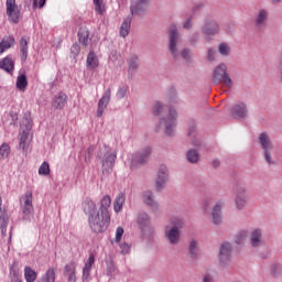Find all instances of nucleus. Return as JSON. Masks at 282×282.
I'll return each instance as SVG.
<instances>
[{
	"label": "nucleus",
	"instance_id": "1",
	"mask_svg": "<svg viewBox=\"0 0 282 282\" xmlns=\"http://www.w3.org/2000/svg\"><path fill=\"white\" fill-rule=\"evenodd\" d=\"M186 226V221L183 218H171L169 224L164 227V238L171 243V246H177L180 239H182V230Z\"/></svg>",
	"mask_w": 282,
	"mask_h": 282
},
{
	"label": "nucleus",
	"instance_id": "2",
	"mask_svg": "<svg viewBox=\"0 0 282 282\" xmlns=\"http://www.w3.org/2000/svg\"><path fill=\"white\" fill-rule=\"evenodd\" d=\"M110 221L111 215H107L106 213L97 212V214L88 216L89 228L97 235L105 232L109 228Z\"/></svg>",
	"mask_w": 282,
	"mask_h": 282
},
{
	"label": "nucleus",
	"instance_id": "3",
	"mask_svg": "<svg viewBox=\"0 0 282 282\" xmlns=\"http://www.w3.org/2000/svg\"><path fill=\"white\" fill-rule=\"evenodd\" d=\"M169 34V51L170 54H172L173 58H177L180 56V51L177 48V43H180V39H182V35L180 34V31H177V25L172 23L167 30Z\"/></svg>",
	"mask_w": 282,
	"mask_h": 282
},
{
	"label": "nucleus",
	"instance_id": "4",
	"mask_svg": "<svg viewBox=\"0 0 282 282\" xmlns=\"http://www.w3.org/2000/svg\"><path fill=\"white\" fill-rule=\"evenodd\" d=\"M213 83H215V85L224 83L227 87H232V78H230V75L228 74V67L226 64H220L215 68Z\"/></svg>",
	"mask_w": 282,
	"mask_h": 282
},
{
	"label": "nucleus",
	"instance_id": "5",
	"mask_svg": "<svg viewBox=\"0 0 282 282\" xmlns=\"http://www.w3.org/2000/svg\"><path fill=\"white\" fill-rule=\"evenodd\" d=\"M160 127L165 128L166 135H173L175 127H177V110L170 108L167 117L160 119Z\"/></svg>",
	"mask_w": 282,
	"mask_h": 282
},
{
	"label": "nucleus",
	"instance_id": "6",
	"mask_svg": "<svg viewBox=\"0 0 282 282\" xmlns=\"http://www.w3.org/2000/svg\"><path fill=\"white\" fill-rule=\"evenodd\" d=\"M259 142L263 149L264 153V160L269 165L275 164L274 161H272V153L271 151H274V143L270 140V135L268 132H262L259 137Z\"/></svg>",
	"mask_w": 282,
	"mask_h": 282
},
{
	"label": "nucleus",
	"instance_id": "7",
	"mask_svg": "<svg viewBox=\"0 0 282 282\" xmlns=\"http://www.w3.org/2000/svg\"><path fill=\"white\" fill-rule=\"evenodd\" d=\"M6 6L9 21H11V23H19V20L21 19V9L19 8V4H17V0H7Z\"/></svg>",
	"mask_w": 282,
	"mask_h": 282
},
{
	"label": "nucleus",
	"instance_id": "8",
	"mask_svg": "<svg viewBox=\"0 0 282 282\" xmlns=\"http://www.w3.org/2000/svg\"><path fill=\"white\" fill-rule=\"evenodd\" d=\"M166 182H169V167H166V165H161L155 180L156 193H162V191L166 188Z\"/></svg>",
	"mask_w": 282,
	"mask_h": 282
},
{
	"label": "nucleus",
	"instance_id": "9",
	"mask_svg": "<svg viewBox=\"0 0 282 282\" xmlns=\"http://www.w3.org/2000/svg\"><path fill=\"white\" fill-rule=\"evenodd\" d=\"M142 202L151 213H158V210H160V202L155 199L153 192L145 191L142 196Z\"/></svg>",
	"mask_w": 282,
	"mask_h": 282
},
{
	"label": "nucleus",
	"instance_id": "10",
	"mask_svg": "<svg viewBox=\"0 0 282 282\" xmlns=\"http://www.w3.org/2000/svg\"><path fill=\"white\" fill-rule=\"evenodd\" d=\"M20 206L24 217L32 215L34 212V205H32V192L29 191L24 194V196H22L20 199Z\"/></svg>",
	"mask_w": 282,
	"mask_h": 282
},
{
	"label": "nucleus",
	"instance_id": "11",
	"mask_svg": "<svg viewBox=\"0 0 282 282\" xmlns=\"http://www.w3.org/2000/svg\"><path fill=\"white\" fill-rule=\"evenodd\" d=\"M202 32L206 36H215V34H219V24L214 19L207 18L202 26Z\"/></svg>",
	"mask_w": 282,
	"mask_h": 282
},
{
	"label": "nucleus",
	"instance_id": "12",
	"mask_svg": "<svg viewBox=\"0 0 282 282\" xmlns=\"http://www.w3.org/2000/svg\"><path fill=\"white\" fill-rule=\"evenodd\" d=\"M231 116L235 120H246L248 118V105L240 102L231 108Z\"/></svg>",
	"mask_w": 282,
	"mask_h": 282
},
{
	"label": "nucleus",
	"instance_id": "13",
	"mask_svg": "<svg viewBox=\"0 0 282 282\" xmlns=\"http://www.w3.org/2000/svg\"><path fill=\"white\" fill-rule=\"evenodd\" d=\"M230 259H232V245L225 242L219 249V261L221 263H230Z\"/></svg>",
	"mask_w": 282,
	"mask_h": 282
},
{
	"label": "nucleus",
	"instance_id": "14",
	"mask_svg": "<svg viewBox=\"0 0 282 282\" xmlns=\"http://www.w3.org/2000/svg\"><path fill=\"white\" fill-rule=\"evenodd\" d=\"M249 243L251 248H261V246L265 243L263 241V231L261 230V228H256L251 231Z\"/></svg>",
	"mask_w": 282,
	"mask_h": 282
},
{
	"label": "nucleus",
	"instance_id": "15",
	"mask_svg": "<svg viewBox=\"0 0 282 282\" xmlns=\"http://www.w3.org/2000/svg\"><path fill=\"white\" fill-rule=\"evenodd\" d=\"M110 100H111V88H108L106 89L102 97L98 101L97 118H101Z\"/></svg>",
	"mask_w": 282,
	"mask_h": 282
},
{
	"label": "nucleus",
	"instance_id": "16",
	"mask_svg": "<svg viewBox=\"0 0 282 282\" xmlns=\"http://www.w3.org/2000/svg\"><path fill=\"white\" fill-rule=\"evenodd\" d=\"M94 263H96V256L90 253L83 268L82 279L84 282H87L89 279H91V268L94 267Z\"/></svg>",
	"mask_w": 282,
	"mask_h": 282
},
{
	"label": "nucleus",
	"instance_id": "17",
	"mask_svg": "<svg viewBox=\"0 0 282 282\" xmlns=\"http://www.w3.org/2000/svg\"><path fill=\"white\" fill-rule=\"evenodd\" d=\"M247 204L246 199V186L237 185V195H236V206L238 210H243V207Z\"/></svg>",
	"mask_w": 282,
	"mask_h": 282
},
{
	"label": "nucleus",
	"instance_id": "18",
	"mask_svg": "<svg viewBox=\"0 0 282 282\" xmlns=\"http://www.w3.org/2000/svg\"><path fill=\"white\" fill-rule=\"evenodd\" d=\"M143 224V237H153V232H155V228L151 226V216L149 214H143L142 216Z\"/></svg>",
	"mask_w": 282,
	"mask_h": 282
},
{
	"label": "nucleus",
	"instance_id": "19",
	"mask_svg": "<svg viewBox=\"0 0 282 282\" xmlns=\"http://www.w3.org/2000/svg\"><path fill=\"white\" fill-rule=\"evenodd\" d=\"M64 276L67 282H76V263L69 262L64 267Z\"/></svg>",
	"mask_w": 282,
	"mask_h": 282
},
{
	"label": "nucleus",
	"instance_id": "20",
	"mask_svg": "<svg viewBox=\"0 0 282 282\" xmlns=\"http://www.w3.org/2000/svg\"><path fill=\"white\" fill-rule=\"evenodd\" d=\"M17 43V40L12 35L4 36L0 42V54H3L7 50H10V47H14V44Z\"/></svg>",
	"mask_w": 282,
	"mask_h": 282
},
{
	"label": "nucleus",
	"instance_id": "21",
	"mask_svg": "<svg viewBox=\"0 0 282 282\" xmlns=\"http://www.w3.org/2000/svg\"><path fill=\"white\" fill-rule=\"evenodd\" d=\"M67 105V95L64 93H58L53 98V107L55 109H63Z\"/></svg>",
	"mask_w": 282,
	"mask_h": 282
},
{
	"label": "nucleus",
	"instance_id": "22",
	"mask_svg": "<svg viewBox=\"0 0 282 282\" xmlns=\"http://www.w3.org/2000/svg\"><path fill=\"white\" fill-rule=\"evenodd\" d=\"M99 65L100 63L98 62V56H96V53L89 52L86 59L87 69H90V70L98 69Z\"/></svg>",
	"mask_w": 282,
	"mask_h": 282
},
{
	"label": "nucleus",
	"instance_id": "23",
	"mask_svg": "<svg viewBox=\"0 0 282 282\" xmlns=\"http://www.w3.org/2000/svg\"><path fill=\"white\" fill-rule=\"evenodd\" d=\"M0 69H4L8 74H12L14 72V61L12 57L7 56L0 62Z\"/></svg>",
	"mask_w": 282,
	"mask_h": 282
},
{
	"label": "nucleus",
	"instance_id": "24",
	"mask_svg": "<svg viewBox=\"0 0 282 282\" xmlns=\"http://www.w3.org/2000/svg\"><path fill=\"white\" fill-rule=\"evenodd\" d=\"M78 36V41L79 43H82V45H84L85 47H87V45H89V29L86 26H82L77 33Z\"/></svg>",
	"mask_w": 282,
	"mask_h": 282
},
{
	"label": "nucleus",
	"instance_id": "25",
	"mask_svg": "<svg viewBox=\"0 0 282 282\" xmlns=\"http://www.w3.org/2000/svg\"><path fill=\"white\" fill-rule=\"evenodd\" d=\"M84 213L88 215V217H91V215H97V208L96 203L91 199H87L83 203Z\"/></svg>",
	"mask_w": 282,
	"mask_h": 282
},
{
	"label": "nucleus",
	"instance_id": "26",
	"mask_svg": "<svg viewBox=\"0 0 282 282\" xmlns=\"http://www.w3.org/2000/svg\"><path fill=\"white\" fill-rule=\"evenodd\" d=\"M9 278L11 282H23L21 280V273H19V269L17 268V262L10 265Z\"/></svg>",
	"mask_w": 282,
	"mask_h": 282
},
{
	"label": "nucleus",
	"instance_id": "27",
	"mask_svg": "<svg viewBox=\"0 0 282 282\" xmlns=\"http://www.w3.org/2000/svg\"><path fill=\"white\" fill-rule=\"evenodd\" d=\"M109 208H111V196L105 195L100 200L99 213H105L106 215H110Z\"/></svg>",
	"mask_w": 282,
	"mask_h": 282
},
{
	"label": "nucleus",
	"instance_id": "28",
	"mask_svg": "<svg viewBox=\"0 0 282 282\" xmlns=\"http://www.w3.org/2000/svg\"><path fill=\"white\" fill-rule=\"evenodd\" d=\"M213 224L219 226L221 224V205L217 203L212 213Z\"/></svg>",
	"mask_w": 282,
	"mask_h": 282
},
{
	"label": "nucleus",
	"instance_id": "29",
	"mask_svg": "<svg viewBox=\"0 0 282 282\" xmlns=\"http://www.w3.org/2000/svg\"><path fill=\"white\" fill-rule=\"evenodd\" d=\"M37 276L39 273H36L32 267H24V279L26 282H35Z\"/></svg>",
	"mask_w": 282,
	"mask_h": 282
},
{
	"label": "nucleus",
	"instance_id": "30",
	"mask_svg": "<svg viewBox=\"0 0 282 282\" xmlns=\"http://www.w3.org/2000/svg\"><path fill=\"white\" fill-rule=\"evenodd\" d=\"M124 193H119L113 202V210L115 213H120V210H122V206H124Z\"/></svg>",
	"mask_w": 282,
	"mask_h": 282
},
{
	"label": "nucleus",
	"instance_id": "31",
	"mask_svg": "<svg viewBox=\"0 0 282 282\" xmlns=\"http://www.w3.org/2000/svg\"><path fill=\"white\" fill-rule=\"evenodd\" d=\"M28 44H29L28 37L25 36L21 37L20 40L21 61H28Z\"/></svg>",
	"mask_w": 282,
	"mask_h": 282
},
{
	"label": "nucleus",
	"instance_id": "32",
	"mask_svg": "<svg viewBox=\"0 0 282 282\" xmlns=\"http://www.w3.org/2000/svg\"><path fill=\"white\" fill-rule=\"evenodd\" d=\"M42 282H56V269L53 267L48 268L42 275Z\"/></svg>",
	"mask_w": 282,
	"mask_h": 282
},
{
	"label": "nucleus",
	"instance_id": "33",
	"mask_svg": "<svg viewBox=\"0 0 282 282\" xmlns=\"http://www.w3.org/2000/svg\"><path fill=\"white\" fill-rule=\"evenodd\" d=\"M131 30V18H126L120 26V36L123 39L129 36V32Z\"/></svg>",
	"mask_w": 282,
	"mask_h": 282
},
{
	"label": "nucleus",
	"instance_id": "34",
	"mask_svg": "<svg viewBox=\"0 0 282 282\" xmlns=\"http://www.w3.org/2000/svg\"><path fill=\"white\" fill-rule=\"evenodd\" d=\"M15 85L17 89L20 91H25V89H28V76H25V73L18 76Z\"/></svg>",
	"mask_w": 282,
	"mask_h": 282
},
{
	"label": "nucleus",
	"instance_id": "35",
	"mask_svg": "<svg viewBox=\"0 0 282 282\" xmlns=\"http://www.w3.org/2000/svg\"><path fill=\"white\" fill-rule=\"evenodd\" d=\"M186 159L189 164H197V162H199V151L196 149L187 151Z\"/></svg>",
	"mask_w": 282,
	"mask_h": 282
},
{
	"label": "nucleus",
	"instance_id": "36",
	"mask_svg": "<svg viewBox=\"0 0 282 282\" xmlns=\"http://www.w3.org/2000/svg\"><path fill=\"white\" fill-rule=\"evenodd\" d=\"M197 246H198L197 240L195 239L191 240L188 250H189V257L193 260L199 259V253H197Z\"/></svg>",
	"mask_w": 282,
	"mask_h": 282
},
{
	"label": "nucleus",
	"instance_id": "37",
	"mask_svg": "<svg viewBox=\"0 0 282 282\" xmlns=\"http://www.w3.org/2000/svg\"><path fill=\"white\" fill-rule=\"evenodd\" d=\"M30 133L28 132H22L20 134V142H19V149H21L22 151H28V138H29Z\"/></svg>",
	"mask_w": 282,
	"mask_h": 282
},
{
	"label": "nucleus",
	"instance_id": "38",
	"mask_svg": "<svg viewBox=\"0 0 282 282\" xmlns=\"http://www.w3.org/2000/svg\"><path fill=\"white\" fill-rule=\"evenodd\" d=\"M268 20V11L267 10H260L257 19H256V24L261 28V25H263V23H265V21Z\"/></svg>",
	"mask_w": 282,
	"mask_h": 282
},
{
	"label": "nucleus",
	"instance_id": "39",
	"mask_svg": "<svg viewBox=\"0 0 282 282\" xmlns=\"http://www.w3.org/2000/svg\"><path fill=\"white\" fill-rule=\"evenodd\" d=\"M93 3L95 6V12H97V14H105V2L102 0H93Z\"/></svg>",
	"mask_w": 282,
	"mask_h": 282
},
{
	"label": "nucleus",
	"instance_id": "40",
	"mask_svg": "<svg viewBox=\"0 0 282 282\" xmlns=\"http://www.w3.org/2000/svg\"><path fill=\"white\" fill-rule=\"evenodd\" d=\"M153 153V148L151 147H145L143 149L142 153V164L149 163V158H151V154Z\"/></svg>",
	"mask_w": 282,
	"mask_h": 282
},
{
	"label": "nucleus",
	"instance_id": "41",
	"mask_svg": "<svg viewBox=\"0 0 282 282\" xmlns=\"http://www.w3.org/2000/svg\"><path fill=\"white\" fill-rule=\"evenodd\" d=\"M10 155V145L8 143H2L0 147V160H6Z\"/></svg>",
	"mask_w": 282,
	"mask_h": 282
},
{
	"label": "nucleus",
	"instance_id": "42",
	"mask_svg": "<svg viewBox=\"0 0 282 282\" xmlns=\"http://www.w3.org/2000/svg\"><path fill=\"white\" fill-rule=\"evenodd\" d=\"M164 111V106L162 102L156 101L152 108L153 116H162V112Z\"/></svg>",
	"mask_w": 282,
	"mask_h": 282
},
{
	"label": "nucleus",
	"instance_id": "43",
	"mask_svg": "<svg viewBox=\"0 0 282 282\" xmlns=\"http://www.w3.org/2000/svg\"><path fill=\"white\" fill-rule=\"evenodd\" d=\"M246 239H248V231L246 230H241L236 235V243L241 245L243 243V241H246Z\"/></svg>",
	"mask_w": 282,
	"mask_h": 282
},
{
	"label": "nucleus",
	"instance_id": "44",
	"mask_svg": "<svg viewBox=\"0 0 282 282\" xmlns=\"http://www.w3.org/2000/svg\"><path fill=\"white\" fill-rule=\"evenodd\" d=\"M218 52L221 54V56H229L230 55V46L226 43H221L218 46Z\"/></svg>",
	"mask_w": 282,
	"mask_h": 282
},
{
	"label": "nucleus",
	"instance_id": "45",
	"mask_svg": "<svg viewBox=\"0 0 282 282\" xmlns=\"http://www.w3.org/2000/svg\"><path fill=\"white\" fill-rule=\"evenodd\" d=\"M50 163L44 161L39 169V175H50Z\"/></svg>",
	"mask_w": 282,
	"mask_h": 282
},
{
	"label": "nucleus",
	"instance_id": "46",
	"mask_svg": "<svg viewBox=\"0 0 282 282\" xmlns=\"http://www.w3.org/2000/svg\"><path fill=\"white\" fill-rule=\"evenodd\" d=\"M116 152L108 153L104 164H107L108 166H113V164L116 163Z\"/></svg>",
	"mask_w": 282,
	"mask_h": 282
},
{
	"label": "nucleus",
	"instance_id": "47",
	"mask_svg": "<svg viewBox=\"0 0 282 282\" xmlns=\"http://www.w3.org/2000/svg\"><path fill=\"white\" fill-rule=\"evenodd\" d=\"M122 235H124V228L118 227L115 234L116 243H120V241H122Z\"/></svg>",
	"mask_w": 282,
	"mask_h": 282
},
{
	"label": "nucleus",
	"instance_id": "48",
	"mask_svg": "<svg viewBox=\"0 0 282 282\" xmlns=\"http://www.w3.org/2000/svg\"><path fill=\"white\" fill-rule=\"evenodd\" d=\"M119 247L121 250V254H129V252H131V246H129V243L127 242L120 243Z\"/></svg>",
	"mask_w": 282,
	"mask_h": 282
},
{
	"label": "nucleus",
	"instance_id": "49",
	"mask_svg": "<svg viewBox=\"0 0 282 282\" xmlns=\"http://www.w3.org/2000/svg\"><path fill=\"white\" fill-rule=\"evenodd\" d=\"M6 228H8V218L6 217V215H1L0 216V229L3 231L6 230Z\"/></svg>",
	"mask_w": 282,
	"mask_h": 282
},
{
	"label": "nucleus",
	"instance_id": "50",
	"mask_svg": "<svg viewBox=\"0 0 282 282\" xmlns=\"http://www.w3.org/2000/svg\"><path fill=\"white\" fill-rule=\"evenodd\" d=\"M118 100H122V98H124V96H127V88L124 87H120L116 94Z\"/></svg>",
	"mask_w": 282,
	"mask_h": 282
},
{
	"label": "nucleus",
	"instance_id": "51",
	"mask_svg": "<svg viewBox=\"0 0 282 282\" xmlns=\"http://www.w3.org/2000/svg\"><path fill=\"white\" fill-rule=\"evenodd\" d=\"M70 54L73 55L74 58H76V55L80 54V46H78V44H74L70 47Z\"/></svg>",
	"mask_w": 282,
	"mask_h": 282
},
{
	"label": "nucleus",
	"instance_id": "52",
	"mask_svg": "<svg viewBox=\"0 0 282 282\" xmlns=\"http://www.w3.org/2000/svg\"><path fill=\"white\" fill-rule=\"evenodd\" d=\"M184 30H191L193 28V18H187L183 23Z\"/></svg>",
	"mask_w": 282,
	"mask_h": 282
},
{
	"label": "nucleus",
	"instance_id": "53",
	"mask_svg": "<svg viewBox=\"0 0 282 282\" xmlns=\"http://www.w3.org/2000/svg\"><path fill=\"white\" fill-rule=\"evenodd\" d=\"M129 69H138V57H132L129 61Z\"/></svg>",
	"mask_w": 282,
	"mask_h": 282
},
{
	"label": "nucleus",
	"instance_id": "54",
	"mask_svg": "<svg viewBox=\"0 0 282 282\" xmlns=\"http://www.w3.org/2000/svg\"><path fill=\"white\" fill-rule=\"evenodd\" d=\"M182 57L185 59V61H189L191 59V50L188 48H184L181 53Z\"/></svg>",
	"mask_w": 282,
	"mask_h": 282
},
{
	"label": "nucleus",
	"instance_id": "55",
	"mask_svg": "<svg viewBox=\"0 0 282 282\" xmlns=\"http://www.w3.org/2000/svg\"><path fill=\"white\" fill-rule=\"evenodd\" d=\"M207 61L213 63L215 61V48H209L207 52Z\"/></svg>",
	"mask_w": 282,
	"mask_h": 282
},
{
	"label": "nucleus",
	"instance_id": "56",
	"mask_svg": "<svg viewBox=\"0 0 282 282\" xmlns=\"http://www.w3.org/2000/svg\"><path fill=\"white\" fill-rule=\"evenodd\" d=\"M199 42V33H194L191 37H189V43L192 45H195V43Z\"/></svg>",
	"mask_w": 282,
	"mask_h": 282
},
{
	"label": "nucleus",
	"instance_id": "57",
	"mask_svg": "<svg viewBox=\"0 0 282 282\" xmlns=\"http://www.w3.org/2000/svg\"><path fill=\"white\" fill-rule=\"evenodd\" d=\"M46 0H34L33 8H43L45 6Z\"/></svg>",
	"mask_w": 282,
	"mask_h": 282
},
{
	"label": "nucleus",
	"instance_id": "58",
	"mask_svg": "<svg viewBox=\"0 0 282 282\" xmlns=\"http://www.w3.org/2000/svg\"><path fill=\"white\" fill-rule=\"evenodd\" d=\"M130 10H131V14H138V13H140V3H138V4H132V6L130 7Z\"/></svg>",
	"mask_w": 282,
	"mask_h": 282
},
{
	"label": "nucleus",
	"instance_id": "59",
	"mask_svg": "<svg viewBox=\"0 0 282 282\" xmlns=\"http://www.w3.org/2000/svg\"><path fill=\"white\" fill-rule=\"evenodd\" d=\"M203 282H215V278L212 274H205L203 276Z\"/></svg>",
	"mask_w": 282,
	"mask_h": 282
},
{
	"label": "nucleus",
	"instance_id": "60",
	"mask_svg": "<svg viewBox=\"0 0 282 282\" xmlns=\"http://www.w3.org/2000/svg\"><path fill=\"white\" fill-rule=\"evenodd\" d=\"M271 272H272L273 276H279V267L276 264H273L271 267Z\"/></svg>",
	"mask_w": 282,
	"mask_h": 282
},
{
	"label": "nucleus",
	"instance_id": "61",
	"mask_svg": "<svg viewBox=\"0 0 282 282\" xmlns=\"http://www.w3.org/2000/svg\"><path fill=\"white\" fill-rule=\"evenodd\" d=\"M220 164H221V162H219V160H214L213 161L214 169H219Z\"/></svg>",
	"mask_w": 282,
	"mask_h": 282
},
{
	"label": "nucleus",
	"instance_id": "62",
	"mask_svg": "<svg viewBox=\"0 0 282 282\" xmlns=\"http://www.w3.org/2000/svg\"><path fill=\"white\" fill-rule=\"evenodd\" d=\"M193 147H202V141L194 140L192 141Z\"/></svg>",
	"mask_w": 282,
	"mask_h": 282
},
{
	"label": "nucleus",
	"instance_id": "63",
	"mask_svg": "<svg viewBox=\"0 0 282 282\" xmlns=\"http://www.w3.org/2000/svg\"><path fill=\"white\" fill-rule=\"evenodd\" d=\"M142 6H151V0H142Z\"/></svg>",
	"mask_w": 282,
	"mask_h": 282
},
{
	"label": "nucleus",
	"instance_id": "64",
	"mask_svg": "<svg viewBox=\"0 0 282 282\" xmlns=\"http://www.w3.org/2000/svg\"><path fill=\"white\" fill-rule=\"evenodd\" d=\"M199 8H202V6H196V7L193 9L194 14H196V12H197V10H199Z\"/></svg>",
	"mask_w": 282,
	"mask_h": 282
}]
</instances>
